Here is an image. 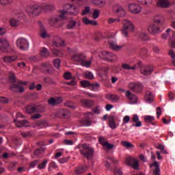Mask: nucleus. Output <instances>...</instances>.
I'll return each instance as SVG.
<instances>
[{
    "mask_svg": "<svg viewBox=\"0 0 175 175\" xmlns=\"http://www.w3.org/2000/svg\"><path fill=\"white\" fill-rule=\"evenodd\" d=\"M122 34L124 36V38H129V33L133 32L135 31V25L132 21L124 19L122 21Z\"/></svg>",
    "mask_w": 175,
    "mask_h": 175,
    "instance_id": "1",
    "label": "nucleus"
},
{
    "mask_svg": "<svg viewBox=\"0 0 175 175\" xmlns=\"http://www.w3.org/2000/svg\"><path fill=\"white\" fill-rule=\"evenodd\" d=\"M79 150V152L84 158L87 159H91L92 155H94V148L90 147L88 144H79L77 146Z\"/></svg>",
    "mask_w": 175,
    "mask_h": 175,
    "instance_id": "2",
    "label": "nucleus"
},
{
    "mask_svg": "<svg viewBox=\"0 0 175 175\" xmlns=\"http://www.w3.org/2000/svg\"><path fill=\"white\" fill-rule=\"evenodd\" d=\"M43 12V6L38 4H31L27 8V14L31 17L39 16Z\"/></svg>",
    "mask_w": 175,
    "mask_h": 175,
    "instance_id": "3",
    "label": "nucleus"
},
{
    "mask_svg": "<svg viewBox=\"0 0 175 175\" xmlns=\"http://www.w3.org/2000/svg\"><path fill=\"white\" fill-rule=\"evenodd\" d=\"M98 55L101 59L107 61V62H116L118 59L117 55L114 53H109L106 51H102Z\"/></svg>",
    "mask_w": 175,
    "mask_h": 175,
    "instance_id": "4",
    "label": "nucleus"
},
{
    "mask_svg": "<svg viewBox=\"0 0 175 175\" xmlns=\"http://www.w3.org/2000/svg\"><path fill=\"white\" fill-rule=\"evenodd\" d=\"M0 50L3 53H14V49L10 47V44L5 38H0Z\"/></svg>",
    "mask_w": 175,
    "mask_h": 175,
    "instance_id": "5",
    "label": "nucleus"
},
{
    "mask_svg": "<svg viewBox=\"0 0 175 175\" xmlns=\"http://www.w3.org/2000/svg\"><path fill=\"white\" fill-rule=\"evenodd\" d=\"M16 47L22 51H27L29 49V44L28 40L25 38H20L16 40Z\"/></svg>",
    "mask_w": 175,
    "mask_h": 175,
    "instance_id": "6",
    "label": "nucleus"
},
{
    "mask_svg": "<svg viewBox=\"0 0 175 175\" xmlns=\"http://www.w3.org/2000/svg\"><path fill=\"white\" fill-rule=\"evenodd\" d=\"M128 87L133 92H135V94H140L142 91H143L144 86L143 85V83L140 82H131L129 83Z\"/></svg>",
    "mask_w": 175,
    "mask_h": 175,
    "instance_id": "7",
    "label": "nucleus"
},
{
    "mask_svg": "<svg viewBox=\"0 0 175 175\" xmlns=\"http://www.w3.org/2000/svg\"><path fill=\"white\" fill-rule=\"evenodd\" d=\"M64 9L67 14L70 16H77L79 14V8L73 4L67 3L64 5Z\"/></svg>",
    "mask_w": 175,
    "mask_h": 175,
    "instance_id": "8",
    "label": "nucleus"
},
{
    "mask_svg": "<svg viewBox=\"0 0 175 175\" xmlns=\"http://www.w3.org/2000/svg\"><path fill=\"white\" fill-rule=\"evenodd\" d=\"M125 163L127 166H131L135 170H137V169H139V161L131 156L126 157Z\"/></svg>",
    "mask_w": 175,
    "mask_h": 175,
    "instance_id": "9",
    "label": "nucleus"
},
{
    "mask_svg": "<svg viewBox=\"0 0 175 175\" xmlns=\"http://www.w3.org/2000/svg\"><path fill=\"white\" fill-rule=\"evenodd\" d=\"M142 6L137 3H132L129 4V10L132 14H139L142 13Z\"/></svg>",
    "mask_w": 175,
    "mask_h": 175,
    "instance_id": "10",
    "label": "nucleus"
},
{
    "mask_svg": "<svg viewBox=\"0 0 175 175\" xmlns=\"http://www.w3.org/2000/svg\"><path fill=\"white\" fill-rule=\"evenodd\" d=\"M27 82L18 81V84H12L10 85V90L13 92H24V87L20 85V84L27 85Z\"/></svg>",
    "mask_w": 175,
    "mask_h": 175,
    "instance_id": "11",
    "label": "nucleus"
},
{
    "mask_svg": "<svg viewBox=\"0 0 175 175\" xmlns=\"http://www.w3.org/2000/svg\"><path fill=\"white\" fill-rule=\"evenodd\" d=\"M71 59L75 62L81 64L83 61H85L87 59V56L83 53H75L72 55Z\"/></svg>",
    "mask_w": 175,
    "mask_h": 175,
    "instance_id": "12",
    "label": "nucleus"
},
{
    "mask_svg": "<svg viewBox=\"0 0 175 175\" xmlns=\"http://www.w3.org/2000/svg\"><path fill=\"white\" fill-rule=\"evenodd\" d=\"M161 28H159V25H155V23H152L148 25V31L149 33L151 35H157V33H159Z\"/></svg>",
    "mask_w": 175,
    "mask_h": 175,
    "instance_id": "13",
    "label": "nucleus"
},
{
    "mask_svg": "<svg viewBox=\"0 0 175 175\" xmlns=\"http://www.w3.org/2000/svg\"><path fill=\"white\" fill-rule=\"evenodd\" d=\"M62 102H64V99L62 98V97H51L48 100V103L51 106H57L58 105H61Z\"/></svg>",
    "mask_w": 175,
    "mask_h": 175,
    "instance_id": "14",
    "label": "nucleus"
},
{
    "mask_svg": "<svg viewBox=\"0 0 175 175\" xmlns=\"http://www.w3.org/2000/svg\"><path fill=\"white\" fill-rule=\"evenodd\" d=\"M26 111L28 114H32V113H40L42 111L39 109V106L31 104L28 105L26 108Z\"/></svg>",
    "mask_w": 175,
    "mask_h": 175,
    "instance_id": "15",
    "label": "nucleus"
},
{
    "mask_svg": "<svg viewBox=\"0 0 175 175\" xmlns=\"http://www.w3.org/2000/svg\"><path fill=\"white\" fill-rule=\"evenodd\" d=\"M125 96L128 100H129L130 103H136L137 102V96L136 95L132 94V92L129 90H126L125 92Z\"/></svg>",
    "mask_w": 175,
    "mask_h": 175,
    "instance_id": "16",
    "label": "nucleus"
},
{
    "mask_svg": "<svg viewBox=\"0 0 175 175\" xmlns=\"http://www.w3.org/2000/svg\"><path fill=\"white\" fill-rule=\"evenodd\" d=\"M140 72L144 76H150V75L154 72V68L151 66H146L141 68Z\"/></svg>",
    "mask_w": 175,
    "mask_h": 175,
    "instance_id": "17",
    "label": "nucleus"
},
{
    "mask_svg": "<svg viewBox=\"0 0 175 175\" xmlns=\"http://www.w3.org/2000/svg\"><path fill=\"white\" fill-rule=\"evenodd\" d=\"M152 21L157 25H163L165 23V18L161 14H157L153 17Z\"/></svg>",
    "mask_w": 175,
    "mask_h": 175,
    "instance_id": "18",
    "label": "nucleus"
},
{
    "mask_svg": "<svg viewBox=\"0 0 175 175\" xmlns=\"http://www.w3.org/2000/svg\"><path fill=\"white\" fill-rule=\"evenodd\" d=\"M150 169L154 167L153 169V174L154 175H161V168L159 167V163L158 161H154L153 163L149 164Z\"/></svg>",
    "mask_w": 175,
    "mask_h": 175,
    "instance_id": "19",
    "label": "nucleus"
},
{
    "mask_svg": "<svg viewBox=\"0 0 175 175\" xmlns=\"http://www.w3.org/2000/svg\"><path fill=\"white\" fill-rule=\"evenodd\" d=\"M14 122L16 126V128H23V126L25 127H28L30 126L29 124V122H28V120H14Z\"/></svg>",
    "mask_w": 175,
    "mask_h": 175,
    "instance_id": "20",
    "label": "nucleus"
},
{
    "mask_svg": "<svg viewBox=\"0 0 175 175\" xmlns=\"http://www.w3.org/2000/svg\"><path fill=\"white\" fill-rule=\"evenodd\" d=\"M81 103L83 107H85L86 109H91L94 105H95V103L94 102V100H90V99H82L81 100Z\"/></svg>",
    "mask_w": 175,
    "mask_h": 175,
    "instance_id": "21",
    "label": "nucleus"
},
{
    "mask_svg": "<svg viewBox=\"0 0 175 175\" xmlns=\"http://www.w3.org/2000/svg\"><path fill=\"white\" fill-rule=\"evenodd\" d=\"M157 6L163 9L170 8V3L167 0H157Z\"/></svg>",
    "mask_w": 175,
    "mask_h": 175,
    "instance_id": "22",
    "label": "nucleus"
},
{
    "mask_svg": "<svg viewBox=\"0 0 175 175\" xmlns=\"http://www.w3.org/2000/svg\"><path fill=\"white\" fill-rule=\"evenodd\" d=\"M113 10L115 13H117L118 16H120V17H124V16L126 14L125 10H124L122 7L118 5L113 7Z\"/></svg>",
    "mask_w": 175,
    "mask_h": 175,
    "instance_id": "23",
    "label": "nucleus"
},
{
    "mask_svg": "<svg viewBox=\"0 0 175 175\" xmlns=\"http://www.w3.org/2000/svg\"><path fill=\"white\" fill-rule=\"evenodd\" d=\"M108 125L111 129H116L117 128L118 124H116V116H110L108 118Z\"/></svg>",
    "mask_w": 175,
    "mask_h": 175,
    "instance_id": "24",
    "label": "nucleus"
},
{
    "mask_svg": "<svg viewBox=\"0 0 175 175\" xmlns=\"http://www.w3.org/2000/svg\"><path fill=\"white\" fill-rule=\"evenodd\" d=\"M77 25H78L79 27H81V22H80V21L77 22L75 20H70L67 25V28L68 29H75Z\"/></svg>",
    "mask_w": 175,
    "mask_h": 175,
    "instance_id": "25",
    "label": "nucleus"
},
{
    "mask_svg": "<svg viewBox=\"0 0 175 175\" xmlns=\"http://www.w3.org/2000/svg\"><path fill=\"white\" fill-rule=\"evenodd\" d=\"M18 58V57L17 55H8V56L3 57V59L4 62L9 64V63L14 62V61H17Z\"/></svg>",
    "mask_w": 175,
    "mask_h": 175,
    "instance_id": "26",
    "label": "nucleus"
},
{
    "mask_svg": "<svg viewBox=\"0 0 175 175\" xmlns=\"http://www.w3.org/2000/svg\"><path fill=\"white\" fill-rule=\"evenodd\" d=\"M70 112L68 111V109H59L57 113V116L59 117L60 118H65L66 116H70Z\"/></svg>",
    "mask_w": 175,
    "mask_h": 175,
    "instance_id": "27",
    "label": "nucleus"
},
{
    "mask_svg": "<svg viewBox=\"0 0 175 175\" xmlns=\"http://www.w3.org/2000/svg\"><path fill=\"white\" fill-rule=\"evenodd\" d=\"M131 122H136L135 124H133V126H135L136 128L142 126V122L139 121V116L136 114L133 116L131 118Z\"/></svg>",
    "mask_w": 175,
    "mask_h": 175,
    "instance_id": "28",
    "label": "nucleus"
},
{
    "mask_svg": "<svg viewBox=\"0 0 175 175\" xmlns=\"http://www.w3.org/2000/svg\"><path fill=\"white\" fill-rule=\"evenodd\" d=\"M109 47L115 51H117L118 50H121V49H122V46L118 45L117 42L113 41L109 42Z\"/></svg>",
    "mask_w": 175,
    "mask_h": 175,
    "instance_id": "29",
    "label": "nucleus"
},
{
    "mask_svg": "<svg viewBox=\"0 0 175 175\" xmlns=\"http://www.w3.org/2000/svg\"><path fill=\"white\" fill-rule=\"evenodd\" d=\"M87 169H88V167L87 165H81L77 167L75 170V173L76 174H78V175L83 174V173L87 171Z\"/></svg>",
    "mask_w": 175,
    "mask_h": 175,
    "instance_id": "30",
    "label": "nucleus"
},
{
    "mask_svg": "<svg viewBox=\"0 0 175 175\" xmlns=\"http://www.w3.org/2000/svg\"><path fill=\"white\" fill-rule=\"evenodd\" d=\"M40 54L43 58H47V57L50 56V52L49 51V49L45 47H42L41 49Z\"/></svg>",
    "mask_w": 175,
    "mask_h": 175,
    "instance_id": "31",
    "label": "nucleus"
},
{
    "mask_svg": "<svg viewBox=\"0 0 175 175\" xmlns=\"http://www.w3.org/2000/svg\"><path fill=\"white\" fill-rule=\"evenodd\" d=\"M145 99L149 103L154 100V94H152V92H151V91H146Z\"/></svg>",
    "mask_w": 175,
    "mask_h": 175,
    "instance_id": "32",
    "label": "nucleus"
},
{
    "mask_svg": "<svg viewBox=\"0 0 175 175\" xmlns=\"http://www.w3.org/2000/svg\"><path fill=\"white\" fill-rule=\"evenodd\" d=\"M93 3L97 6V8H105L106 5V1L105 0H93Z\"/></svg>",
    "mask_w": 175,
    "mask_h": 175,
    "instance_id": "33",
    "label": "nucleus"
},
{
    "mask_svg": "<svg viewBox=\"0 0 175 175\" xmlns=\"http://www.w3.org/2000/svg\"><path fill=\"white\" fill-rule=\"evenodd\" d=\"M109 161H111V162H117L113 157H107V160L104 162V166H105L106 169H110V167L111 166L110 163H109Z\"/></svg>",
    "mask_w": 175,
    "mask_h": 175,
    "instance_id": "34",
    "label": "nucleus"
},
{
    "mask_svg": "<svg viewBox=\"0 0 175 175\" xmlns=\"http://www.w3.org/2000/svg\"><path fill=\"white\" fill-rule=\"evenodd\" d=\"M36 124L40 128H46V126H49V122L46 120H38Z\"/></svg>",
    "mask_w": 175,
    "mask_h": 175,
    "instance_id": "35",
    "label": "nucleus"
},
{
    "mask_svg": "<svg viewBox=\"0 0 175 175\" xmlns=\"http://www.w3.org/2000/svg\"><path fill=\"white\" fill-rule=\"evenodd\" d=\"M122 69H124V70H135L136 68L137 67L136 66H133L131 67L129 64L124 63L122 64Z\"/></svg>",
    "mask_w": 175,
    "mask_h": 175,
    "instance_id": "36",
    "label": "nucleus"
},
{
    "mask_svg": "<svg viewBox=\"0 0 175 175\" xmlns=\"http://www.w3.org/2000/svg\"><path fill=\"white\" fill-rule=\"evenodd\" d=\"M80 124H81L82 126H90L92 122L88 119H82L80 120Z\"/></svg>",
    "mask_w": 175,
    "mask_h": 175,
    "instance_id": "37",
    "label": "nucleus"
},
{
    "mask_svg": "<svg viewBox=\"0 0 175 175\" xmlns=\"http://www.w3.org/2000/svg\"><path fill=\"white\" fill-rule=\"evenodd\" d=\"M120 144L123 146L125 147V148H133L135 146L132 144V143L127 142V141H123L120 142Z\"/></svg>",
    "mask_w": 175,
    "mask_h": 175,
    "instance_id": "38",
    "label": "nucleus"
},
{
    "mask_svg": "<svg viewBox=\"0 0 175 175\" xmlns=\"http://www.w3.org/2000/svg\"><path fill=\"white\" fill-rule=\"evenodd\" d=\"M53 44L55 47H61V46H65V41L64 40L59 39L57 41H53Z\"/></svg>",
    "mask_w": 175,
    "mask_h": 175,
    "instance_id": "39",
    "label": "nucleus"
},
{
    "mask_svg": "<svg viewBox=\"0 0 175 175\" xmlns=\"http://www.w3.org/2000/svg\"><path fill=\"white\" fill-rule=\"evenodd\" d=\"M138 38L141 39L142 40H148V34L146 32L139 33L138 35Z\"/></svg>",
    "mask_w": 175,
    "mask_h": 175,
    "instance_id": "40",
    "label": "nucleus"
},
{
    "mask_svg": "<svg viewBox=\"0 0 175 175\" xmlns=\"http://www.w3.org/2000/svg\"><path fill=\"white\" fill-rule=\"evenodd\" d=\"M52 53L53 55L56 57H62L64 55V51L57 50V49H53Z\"/></svg>",
    "mask_w": 175,
    "mask_h": 175,
    "instance_id": "41",
    "label": "nucleus"
},
{
    "mask_svg": "<svg viewBox=\"0 0 175 175\" xmlns=\"http://www.w3.org/2000/svg\"><path fill=\"white\" fill-rule=\"evenodd\" d=\"M42 6L43 8V10H54L55 8L53 4H45Z\"/></svg>",
    "mask_w": 175,
    "mask_h": 175,
    "instance_id": "42",
    "label": "nucleus"
},
{
    "mask_svg": "<svg viewBox=\"0 0 175 175\" xmlns=\"http://www.w3.org/2000/svg\"><path fill=\"white\" fill-rule=\"evenodd\" d=\"M59 16H57V17H59L60 20H65L66 18V14H68V12L65 10V8H64V10L62 11H59Z\"/></svg>",
    "mask_w": 175,
    "mask_h": 175,
    "instance_id": "43",
    "label": "nucleus"
},
{
    "mask_svg": "<svg viewBox=\"0 0 175 175\" xmlns=\"http://www.w3.org/2000/svg\"><path fill=\"white\" fill-rule=\"evenodd\" d=\"M40 36L43 38H49L50 36V35H49V33H47V31H46V29H44V28L42 27L41 28V31L40 33Z\"/></svg>",
    "mask_w": 175,
    "mask_h": 175,
    "instance_id": "44",
    "label": "nucleus"
},
{
    "mask_svg": "<svg viewBox=\"0 0 175 175\" xmlns=\"http://www.w3.org/2000/svg\"><path fill=\"white\" fill-rule=\"evenodd\" d=\"M83 77H85V79H88V80H92L94 79V75L92 74V72L87 71L83 73Z\"/></svg>",
    "mask_w": 175,
    "mask_h": 175,
    "instance_id": "45",
    "label": "nucleus"
},
{
    "mask_svg": "<svg viewBox=\"0 0 175 175\" xmlns=\"http://www.w3.org/2000/svg\"><path fill=\"white\" fill-rule=\"evenodd\" d=\"M49 163V159H45L42 163H40L38 165V169L40 170H42V169H44L46 167V165Z\"/></svg>",
    "mask_w": 175,
    "mask_h": 175,
    "instance_id": "46",
    "label": "nucleus"
},
{
    "mask_svg": "<svg viewBox=\"0 0 175 175\" xmlns=\"http://www.w3.org/2000/svg\"><path fill=\"white\" fill-rule=\"evenodd\" d=\"M44 150H46V148L43 147H40L36 149V150H34L33 154L36 156L40 155V154H42V152H44Z\"/></svg>",
    "mask_w": 175,
    "mask_h": 175,
    "instance_id": "47",
    "label": "nucleus"
},
{
    "mask_svg": "<svg viewBox=\"0 0 175 175\" xmlns=\"http://www.w3.org/2000/svg\"><path fill=\"white\" fill-rule=\"evenodd\" d=\"M108 99H109L110 100H113V102H117V100L120 99V97L116 94H109L108 96Z\"/></svg>",
    "mask_w": 175,
    "mask_h": 175,
    "instance_id": "48",
    "label": "nucleus"
},
{
    "mask_svg": "<svg viewBox=\"0 0 175 175\" xmlns=\"http://www.w3.org/2000/svg\"><path fill=\"white\" fill-rule=\"evenodd\" d=\"M10 25L12 27H18L20 22L15 18H11L10 21Z\"/></svg>",
    "mask_w": 175,
    "mask_h": 175,
    "instance_id": "49",
    "label": "nucleus"
},
{
    "mask_svg": "<svg viewBox=\"0 0 175 175\" xmlns=\"http://www.w3.org/2000/svg\"><path fill=\"white\" fill-rule=\"evenodd\" d=\"M141 5H151L152 0H137Z\"/></svg>",
    "mask_w": 175,
    "mask_h": 175,
    "instance_id": "50",
    "label": "nucleus"
},
{
    "mask_svg": "<svg viewBox=\"0 0 175 175\" xmlns=\"http://www.w3.org/2000/svg\"><path fill=\"white\" fill-rule=\"evenodd\" d=\"M103 147L104 150H113L114 148V145L107 142Z\"/></svg>",
    "mask_w": 175,
    "mask_h": 175,
    "instance_id": "51",
    "label": "nucleus"
},
{
    "mask_svg": "<svg viewBox=\"0 0 175 175\" xmlns=\"http://www.w3.org/2000/svg\"><path fill=\"white\" fill-rule=\"evenodd\" d=\"M59 20L61 19L59 16H54L50 19V24H51V25H54V24H57Z\"/></svg>",
    "mask_w": 175,
    "mask_h": 175,
    "instance_id": "52",
    "label": "nucleus"
},
{
    "mask_svg": "<svg viewBox=\"0 0 175 175\" xmlns=\"http://www.w3.org/2000/svg\"><path fill=\"white\" fill-rule=\"evenodd\" d=\"M53 65L56 69H59L61 66V59H56L53 61Z\"/></svg>",
    "mask_w": 175,
    "mask_h": 175,
    "instance_id": "53",
    "label": "nucleus"
},
{
    "mask_svg": "<svg viewBox=\"0 0 175 175\" xmlns=\"http://www.w3.org/2000/svg\"><path fill=\"white\" fill-rule=\"evenodd\" d=\"M81 85L83 88H87V87H91V83L88 81H81Z\"/></svg>",
    "mask_w": 175,
    "mask_h": 175,
    "instance_id": "54",
    "label": "nucleus"
},
{
    "mask_svg": "<svg viewBox=\"0 0 175 175\" xmlns=\"http://www.w3.org/2000/svg\"><path fill=\"white\" fill-rule=\"evenodd\" d=\"M148 53L147 49L146 48H142L139 51V57H144V55H146Z\"/></svg>",
    "mask_w": 175,
    "mask_h": 175,
    "instance_id": "55",
    "label": "nucleus"
},
{
    "mask_svg": "<svg viewBox=\"0 0 175 175\" xmlns=\"http://www.w3.org/2000/svg\"><path fill=\"white\" fill-rule=\"evenodd\" d=\"M99 14H100V11H99L98 9H96L93 12L92 18L94 20H96V18L99 17Z\"/></svg>",
    "mask_w": 175,
    "mask_h": 175,
    "instance_id": "56",
    "label": "nucleus"
},
{
    "mask_svg": "<svg viewBox=\"0 0 175 175\" xmlns=\"http://www.w3.org/2000/svg\"><path fill=\"white\" fill-rule=\"evenodd\" d=\"M91 64H92V61H85V60H83L82 63H81L82 66H85V68H90V66H91Z\"/></svg>",
    "mask_w": 175,
    "mask_h": 175,
    "instance_id": "57",
    "label": "nucleus"
},
{
    "mask_svg": "<svg viewBox=\"0 0 175 175\" xmlns=\"http://www.w3.org/2000/svg\"><path fill=\"white\" fill-rule=\"evenodd\" d=\"M108 141H107L105 137H98V142L100 143V144H101V146H103V147L104 146V145Z\"/></svg>",
    "mask_w": 175,
    "mask_h": 175,
    "instance_id": "58",
    "label": "nucleus"
},
{
    "mask_svg": "<svg viewBox=\"0 0 175 175\" xmlns=\"http://www.w3.org/2000/svg\"><path fill=\"white\" fill-rule=\"evenodd\" d=\"M9 79L12 83H16V75L14 72H10Z\"/></svg>",
    "mask_w": 175,
    "mask_h": 175,
    "instance_id": "59",
    "label": "nucleus"
},
{
    "mask_svg": "<svg viewBox=\"0 0 175 175\" xmlns=\"http://www.w3.org/2000/svg\"><path fill=\"white\" fill-rule=\"evenodd\" d=\"M154 120L155 118H154V116H145V118H144L145 122H152V121H154Z\"/></svg>",
    "mask_w": 175,
    "mask_h": 175,
    "instance_id": "60",
    "label": "nucleus"
},
{
    "mask_svg": "<svg viewBox=\"0 0 175 175\" xmlns=\"http://www.w3.org/2000/svg\"><path fill=\"white\" fill-rule=\"evenodd\" d=\"M90 10H91V8L88 6L85 7V9L82 10V16H87L88 13H90Z\"/></svg>",
    "mask_w": 175,
    "mask_h": 175,
    "instance_id": "61",
    "label": "nucleus"
},
{
    "mask_svg": "<svg viewBox=\"0 0 175 175\" xmlns=\"http://www.w3.org/2000/svg\"><path fill=\"white\" fill-rule=\"evenodd\" d=\"M169 46L172 47V49H175V37H172V38L169 42Z\"/></svg>",
    "mask_w": 175,
    "mask_h": 175,
    "instance_id": "62",
    "label": "nucleus"
},
{
    "mask_svg": "<svg viewBox=\"0 0 175 175\" xmlns=\"http://www.w3.org/2000/svg\"><path fill=\"white\" fill-rule=\"evenodd\" d=\"M64 77L65 80H70V79H72V72H66L64 75Z\"/></svg>",
    "mask_w": 175,
    "mask_h": 175,
    "instance_id": "63",
    "label": "nucleus"
},
{
    "mask_svg": "<svg viewBox=\"0 0 175 175\" xmlns=\"http://www.w3.org/2000/svg\"><path fill=\"white\" fill-rule=\"evenodd\" d=\"M90 87H92V91H98V88H99L100 85H99V83H96L91 84Z\"/></svg>",
    "mask_w": 175,
    "mask_h": 175,
    "instance_id": "64",
    "label": "nucleus"
}]
</instances>
